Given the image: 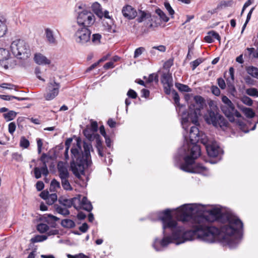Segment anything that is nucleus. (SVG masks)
I'll use <instances>...</instances> for the list:
<instances>
[{
  "instance_id": "obj_1",
  "label": "nucleus",
  "mask_w": 258,
  "mask_h": 258,
  "mask_svg": "<svg viewBox=\"0 0 258 258\" xmlns=\"http://www.w3.org/2000/svg\"><path fill=\"white\" fill-rule=\"evenodd\" d=\"M171 210L167 209L155 213L154 220L162 222L163 237L155 239L153 247L157 251L162 250L169 244L176 245L197 238L207 243H214L220 232L224 233L223 242L230 248H235L242 238L243 223L231 212L222 213L221 209L214 206L205 210L200 204H185L176 210L178 219L187 222L194 228L185 230L173 218Z\"/></svg>"
},
{
  "instance_id": "obj_2",
  "label": "nucleus",
  "mask_w": 258,
  "mask_h": 258,
  "mask_svg": "<svg viewBox=\"0 0 258 258\" xmlns=\"http://www.w3.org/2000/svg\"><path fill=\"white\" fill-rule=\"evenodd\" d=\"M185 100L188 105L189 113L186 114L184 110V106L179 103V96L178 93L175 92L173 93V100L176 105V110L178 114L181 116V123L183 127L186 129V123L190 118L194 123L198 121V117L201 115V110L205 105V101L201 96L197 95L191 98L189 94H186L184 96Z\"/></svg>"
},
{
  "instance_id": "obj_3",
  "label": "nucleus",
  "mask_w": 258,
  "mask_h": 258,
  "mask_svg": "<svg viewBox=\"0 0 258 258\" xmlns=\"http://www.w3.org/2000/svg\"><path fill=\"white\" fill-rule=\"evenodd\" d=\"M84 152L81 149V141L77 140V143L71 149L72 161L71 162V168L74 174L78 178L84 174L85 168L90 167L92 164L90 150L92 149L91 144L84 142Z\"/></svg>"
},
{
  "instance_id": "obj_4",
  "label": "nucleus",
  "mask_w": 258,
  "mask_h": 258,
  "mask_svg": "<svg viewBox=\"0 0 258 258\" xmlns=\"http://www.w3.org/2000/svg\"><path fill=\"white\" fill-rule=\"evenodd\" d=\"M201 155V148L199 145H195L191 149L190 155L184 158V162L179 165V168L185 172L199 173L206 175L208 169L202 164L195 163L196 159Z\"/></svg>"
},
{
  "instance_id": "obj_5",
  "label": "nucleus",
  "mask_w": 258,
  "mask_h": 258,
  "mask_svg": "<svg viewBox=\"0 0 258 258\" xmlns=\"http://www.w3.org/2000/svg\"><path fill=\"white\" fill-rule=\"evenodd\" d=\"M190 122L195 125H197V123H198V121L195 123H194L189 118L188 123H186V129H185L182 127L186 132V134L185 133H183L184 137L186 142V144L184 145L183 147V150L184 151H185L186 149L191 151V148L195 145H198L197 143L199 142L202 144L207 143V141H205L207 139L206 136L202 132H200L197 126H191L189 132H187V129L190 124Z\"/></svg>"
},
{
  "instance_id": "obj_6",
  "label": "nucleus",
  "mask_w": 258,
  "mask_h": 258,
  "mask_svg": "<svg viewBox=\"0 0 258 258\" xmlns=\"http://www.w3.org/2000/svg\"><path fill=\"white\" fill-rule=\"evenodd\" d=\"M58 201L61 205L60 206L68 208L73 206L78 210H84L88 212L91 211L93 208L90 202L88 200L87 198L81 196L71 199L61 198L59 199Z\"/></svg>"
},
{
  "instance_id": "obj_7",
  "label": "nucleus",
  "mask_w": 258,
  "mask_h": 258,
  "mask_svg": "<svg viewBox=\"0 0 258 258\" xmlns=\"http://www.w3.org/2000/svg\"><path fill=\"white\" fill-rule=\"evenodd\" d=\"M85 5L82 4H77L75 7V11L77 13L76 18L77 26L88 28L94 23L95 17L94 14L84 9Z\"/></svg>"
},
{
  "instance_id": "obj_8",
  "label": "nucleus",
  "mask_w": 258,
  "mask_h": 258,
  "mask_svg": "<svg viewBox=\"0 0 258 258\" xmlns=\"http://www.w3.org/2000/svg\"><path fill=\"white\" fill-rule=\"evenodd\" d=\"M11 49L14 55L20 59L28 58L30 55L29 46L24 40L19 39L13 41Z\"/></svg>"
},
{
  "instance_id": "obj_9",
  "label": "nucleus",
  "mask_w": 258,
  "mask_h": 258,
  "mask_svg": "<svg viewBox=\"0 0 258 258\" xmlns=\"http://www.w3.org/2000/svg\"><path fill=\"white\" fill-rule=\"evenodd\" d=\"M204 119L208 124H212L216 127H219L224 130L227 126V120L219 114L218 110H208L204 115Z\"/></svg>"
},
{
  "instance_id": "obj_10",
  "label": "nucleus",
  "mask_w": 258,
  "mask_h": 258,
  "mask_svg": "<svg viewBox=\"0 0 258 258\" xmlns=\"http://www.w3.org/2000/svg\"><path fill=\"white\" fill-rule=\"evenodd\" d=\"M73 28L75 31L74 38L76 43L84 45L90 41L91 32L88 28L76 25H74Z\"/></svg>"
},
{
  "instance_id": "obj_11",
  "label": "nucleus",
  "mask_w": 258,
  "mask_h": 258,
  "mask_svg": "<svg viewBox=\"0 0 258 258\" xmlns=\"http://www.w3.org/2000/svg\"><path fill=\"white\" fill-rule=\"evenodd\" d=\"M50 159V157L48 156L45 153H43L40 158V160L42 163V166L41 168L35 167L34 168V173L35 177L36 179L40 178L41 174L46 176L48 174V170L47 168V163Z\"/></svg>"
},
{
  "instance_id": "obj_12",
  "label": "nucleus",
  "mask_w": 258,
  "mask_h": 258,
  "mask_svg": "<svg viewBox=\"0 0 258 258\" xmlns=\"http://www.w3.org/2000/svg\"><path fill=\"white\" fill-rule=\"evenodd\" d=\"M205 141L207 143L203 144L205 146L208 155L210 157H215L218 156L221 152V149L215 141H209L207 139Z\"/></svg>"
},
{
  "instance_id": "obj_13",
  "label": "nucleus",
  "mask_w": 258,
  "mask_h": 258,
  "mask_svg": "<svg viewBox=\"0 0 258 258\" xmlns=\"http://www.w3.org/2000/svg\"><path fill=\"white\" fill-rule=\"evenodd\" d=\"M59 84L55 82L50 83L47 87V92L44 96L46 100H51L54 99L58 94Z\"/></svg>"
},
{
  "instance_id": "obj_14",
  "label": "nucleus",
  "mask_w": 258,
  "mask_h": 258,
  "mask_svg": "<svg viewBox=\"0 0 258 258\" xmlns=\"http://www.w3.org/2000/svg\"><path fill=\"white\" fill-rule=\"evenodd\" d=\"M222 110L231 122L234 121V116L237 117L241 116L240 113L235 109L233 104L229 106H223L222 107Z\"/></svg>"
},
{
  "instance_id": "obj_15",
  "label": "nucleus",
  "mask_w": 258,
  "mask_h": 258,
  "mask_svg": "<svg viewBox=\"0 0 258 258\" xmlns=\"http://www.w3.org/2000/svg\"><path fill=\"white\" fill-rule=\"evenodd\" d=\"M121 13L123 16L128 19L133 20L137 16V12L132 6L126 5L123 7Z\"/></svg>"
},
{
  "instance_id": "obj_16",
  "label": "nucleus",
  "mask_w": 258,
  "mask_h": 258,
  "mask_svg": "<svg viewBox=\"0 0 258 258\" xmlns=\"http://www.w3.org/2000/svg\"><path fill=\"white\" fill-rule=\"evenodd\" d=\"M10 56V52L8 50L0 48V65L6 69L9 68Z\"/></svg>"
},
{
  "instance_id": "obj_17",
  "label": "nucleus",
  "mask_w": 258,
  "mask_h": 258,
  "mask_svg": "<svg viewBox=\"0 0 258 258\" xmlns=\"http://www.w3.org/2000/svg\"><path fill=\"white\" fill-rule=\"evenodd\" d=\"M57 170L60 179L69 177V173L65 163L59 161L57 164Z\"/></svg>"
},
{
  "instance_id": "obj_18",
  "label": "nucleus",
  "mask_w": 258,
  "mask_h": 258,
  "mask_svg": "<svg viewBox=\"0 0 258 258\" xmlns=\"http://www.w3.org/2000/svg\"><path fill=\"white\" fill-rule=\"evenodd\" d=\"M156 19V17L154 16H151L150 13H146L145 11H141L139 12V16L137 19V21L139 23H141L145 21H155Z\"/></svg>"
},
{
  "instance_id": "obj_19",
  "label": "nucleus",
  "mask_w": 258,
  "mask_h": 258,
  "mask_svg": "<svg viewBox=\"0 0 258 258\" xmlns=\"http://www.w3.org/2000/svg\"><path fill=\"white\" fill-rule=\"evenodd\" d=\"M35 62L39 65L49 64L50 61L41 53H36L34 57Z\"/></svg>"
},
{
  "instance_id": "obj_20",
  "label": "nucleus",
  "mask_w": 258,
  "mask_h": 258,
  "mask_svg": "<svg viewBox=\"0 0 258 258\" xmlns=\"http://www.w3.org/2000/svg\"><path fill=\"white\" fill-rule=\"evenodd\" d=\"M204 39L206 42L212 43L215 40H218L220 41V36L219 34L214 31H209L207 35L204 38Z\"/></svg>"
},
{
  "instance_id": "obj_21",
  "label": "nucleus",
  "mask_w": 258,
  "mask_h": 258,
  "mask_svg": "<svg viewBox=\"0 0 258 258\" xmlns=\"http://www.w3.org/2000/svg\"><path fill=\"white\" fill-rule=\"evenodd\" d=\"M161 82L166 88L172 86V78L169 73H164L161 77Z\"/></svg>"
},
{
  "instance_id": "obj_22",
  "label": "nucleus",
  "mask_w": 258,
  "mask_h": 258,
  "mask_svg": "<svg viewBox=\"0 0 258 258\" xmlns=\"http://www.w3.org/2000/svg\"><path fill=\"white\" fill-rule=\"evenodd\" d=\"M92 9L94 13L99 18L103 17V12L101 5L98 3H93Z\"/></svg>"
},
{
  "instance_id": "obj_23",
  "label": "nucleus",
  "mask_w": 258,
  "mask_h": 258,
  "mask_svg": "<svg viewBox=\"0 0 258 258\" xmlns=\"http://www.w3.org/2000/svg\"><path fill=\"white\" fill-rule=\"evenodd\" d=\"M229 74L230 77L226 79L228 86L230 89H235L234 85L232 84L234 80V69L230 67L229 70Z\"/></svg>"
},
{
  "instance_id": "obj_24",
  "label": "nucleus",
  "mask_w": 258,
  "mask_h": 258,
  "mask_svg": "<svg viewBox=\"0 0 258 258\" xmlns=\"http://www.w3.org/2000/svg\"><path fill=\"white\" fill-rule=\"evenodd\" d=\"M45 32L46 39L49 43L52 44L55 43L56 40L54 36L53 31L49 28H46L45 30Z\"/></svg>"
},
{
  "instance_id": "obj_25",
  "label": "nucleus",
  "mask_w": 258,
  "mask_h": 258,
  "mask_svg": "<svg viewBox=\"0 0 258 258\" xmlns=\"http://www.w3.org/2000/svg\"><path fill=\"white\" fill-rule=\"evenodd\" d=\"M4 18L0 15V37L3 36L7 31V26Z\"/></svg>"
},
{
  "instance_id": "obj_26",
  "label": "nucleus",
  "mask_w": 258,
  "mask_h": 258,
  "mask_svg": "<svg viewBox=\"0 0 258 258\" xmlns=\"http://www.w3.org/2000/svg\"><path fill=\"white\" fill-rule=\"evenodd\" d=\"M47 239V236L44 235H37L32 237L30 241L32 243L40 242L45 241Z\"/></svg>"
},
{
  "instance_id": "obj_27",
  "label": "nucleus",
  "mask_w": 258,
  "mask_h": 258,
  "mask_svg": "<svg viewBox=\"0 0 258 258\" xmlns=\"http://www.w3.org/2000/svg\"><path fill=\"white\" fill-rule=\"evenodd\" d=\"M61 224L63 227L68 228H73L75 226V223L73 220L67 219L62 220Z\"/></svg>"
},
{
  "instance_id": "obj_28",
  "label": "nucleus",
  "mask_w": 258,
  "mask_h": 258,
  "mask_svg": "<svg viewBox=\"0 0 258 258\" xmlns=\"http://www.w3.org/2000/svg\"><path fill=\"white\" fill-rule=\"evenodd\" d=\"M247 73L250 76L258 79V69L254 67H249L246 69Z\"/></svg>"
},
{
  "instance_id": "obj_29",
  "label": "nucleus",
  "mask_w": 258,
  "mask_h": 258,
  "mask_svg": "<svg viewBox=\"0 0 258 258\" xmlns=\"http://www.w3.org/2000/svg\"><path fill=\"white\" fill-rule=\"evenodd\" d=\"M175 86L181 92H189L191 91L190 88L187 85L176 83Z\"/></svg>"
},
{
  "instance_id": "obj_30",
  "label": "nucleus",
  "mask_w": 258,
  "mask_h": 258,
  "mask_svg": "<svg viewBox=\"0 0 258 258\" xmlns=\"http://www.w3.org/2000/svg\"><path fill=\"white\" fill-rule=\"evenodd\" d=\"M17 115V113L14 111H10L8 112L3 114L4 117L6 121H9L14 119Z\"/></svg>"
},
{
  "instance_id": "obj_31",
  "label": "nucleus",
  "mask_w": 258,
  "mask_h": 258,
  "mask_svg": "<svg viewBox=\"0 0 258 258\" xmlns=\"http://www.w3.org/2000/svg\"><path fill=\"white\" fill-rule=\"evenodd\" d=\"M233 4V2L232 0H229L227 1H223L220 3V4L217 7V8L219 9H222L226 7H232Z\"/></svg>"
},
{
  "instance_id": "obj_32",
  "label": "nucleus",
  "mask_w": 258,
  "mask_h": 258,
  "mask_svg": "<svg viewBox=\"0 0 258 258\" xmlns=\"http://www.w3.org/2000/svg\"><path fill=\"white\" fill-rule=\"evenodd\" d=\"M30 146V142L25 137H21L20 140V146L24 149L28 148Z\"/></svg>"
},
{
  "instance_id": "obj_33",
  "label": "nucleus",
  "mask_w": 258,
  "mask_h": 258,
  "mask_svg": "<svg viewBox=\"0 0 258 258\" xmlns=\"http://www.w3.org/2000/svg\"><path fill=\"white\" fill-rule=\"evenodd\" d=\"M68 178H69L61 179V185L65 190H71L72 189V187L69 182Z\"/></svg>"
},
{
  "instance_id": "obj_34",
  "label": "nucleus",
  "mask_w": 258,
  "mask_h": 258,
  "mask_svg": "<svg viewBox=\"0 0 258 258\" xmlns=\"http://www.w3.org/2000/svg\"><path fill=\"white\" fill-rule=\"evenodd\" d=\"M68 208L67 207H64L63 206H58L56 210V211L62 215L66 216L70 214V212L68 209Z\"/></svg>"
},
{
  "instance_id": "obj_35",
  "label": "nucleus",
  "mask_w": 258,
  "mask_h": 258,
  "mask_svg": "<svg viewBox=\"0 0 258 258\" xmlns=\"http://www.w3.org/2000/svg\"><path fill=\"white\" fill-rule=\"evenodd\" d=\"M156 13L160 17V19L164 22H167L169 20V18L166 14L160 9H158L156 10Z\"/></svg>"
},
{
  "instance_id": "obj_36",
  "label": "nucleus",
  "mask_w": 258,
  "mask_h": 258,
  "mask_svg": "<svg viewBox=\"0 0 258 258\" xmlns=\"http://www.w3.org/2000/svg\"><path fill=\"white\" fill-rule=\"evenodd\" d=\"M37 230L39 232L43 233L49 230V226L46 224L40 223L37 225Z\"/></svg>"
},
{
  "instance_id": "obj_37",
  "label": "nucleus",
  "mask_w": 258,
  "mask_h": 258,
  "mask_svg": "<svg viewBox=\"0 0 258 258\" xmlns=\"http://www.w3.org/2000/svg\"><path fill=\"white\" fill-rule=\"evenodd\" d=\"M57 197L56 194H51L49 195L46 202L48 205H51L57 200Z\"/></svg>"
},
{
  "instance_id": "obj_38",
  "label": "nucleus",
  "mask_w": 258,
  "mask_h": 258,
  "mask_svg": "<svg viewBox=\"0 0 258 258\" xmlns=\"http://www.w3.org/2000/svg\"><path fill=\"white\" fill-rule=\"evenodd\" d=\"M243 111L246 116L248 118H252L255 115V113L252 109L250 108H245L243 109Z\"/></svg>"
},
{
  "instance_id": "obj_39",
  "label": "nucleus",
  "mask_w": 258,
  "mask_h": 258,
  "mask_svg": "<svg viewBox=\"0 0 258 258\" xmlns=\"http://www.w3.org/2000/svg\"><path fill=\"white\" fill-rule=\"evenodd\" d=\"M85 136L89 140H92L94 138V133L90 129H86L84 131Z\"/></svg>"
},
{
  "instance_id": "obj_40",
  "label": "nucleus",
  "mask_w": 258,
  "mask_h": 258,
  "mask_svg": "<svg viewBox=\"0 0 258 258\" xmlns=\"http://www.w3.org/2000/svg\"><path fill=\"white\" fill-rule=\"evenodd\" d=\"M247 94L253 97H258V90L254 88H249L246 90Z\"/></svg>"
},
{
  "instance_id": "obj_41",
  "label": "nucleus",
  "mask_w": 258,
  "mask_h": 258,
  "mask_svg": "<svg viewBox=\"0 0 258 258\" xmlns=\"http://www.w3.org/2000/svg\"><path fill=\"white\" fill-rule=\"evenodd\" d=\"M45 221L48 223H50V222H55L58 220V218L55 216H54L52 215L49 214L47 215L45 217Z\"/></svg>"
},
{
  "instance_id": "obj_42",
  "label": "nucleus",
  "mask_w": 258,
  "mask_h": 258,
  "mask_svg": "<svg viewBox=\"0 0 258 258\" xmlns=\"http://www.w3.org/2000/svg\"><path fill=\"white\" fill-rule=\"evenodd\" d=\"M101 35L99 34H94L92 35V41L95 44H99L100 42Z\"/></svg>"
},
{
  "instance_id": "obj_43",
  "label": "nucleus",
  "mask_w": 258,
  "mask_h": 258,
  "mask_svg": "<svg viewBox=\"0 0 258 258\" xmlns=\"http://www.w3.org/2000/svg\"><path fill=\"white\" fill-rule=\"evenodd\" d=\"M0 87L4 89H16V86L13 84L10 83H3L0 85Z\"/></svg>"
},
{
  "instance_id": "obj_44",
  "label": "nucleus",
  "mask_w": 258,
  "mask_h": 258,
  "mask_svg": "<svg viewBox=\"0 0 258 258\" xmlns=\"http://www.w3.org/2000/svg\"><path fill=\"white\" fill-rule=\"evenodd\" d=\"M67 256L68 258H89L88 256L85 255L83 253H80L76 255L67 254Z\"/></svg>"
},
{
  "instance_id": "obj_45",
  "label": "nucleus",
  "mask_w": 258,
  "mask_h": 258,
  "mask_svg": "<svg viewBox=\"0 0 258 258\" xmlns=\"http://www.w3.org/2000/svg\"><path fill=\"white\" fill-rule=\"evenodd\" d=\"M154 49H156V50H159L160 52H163L166 51V47L164 45H159L157 46H154L152 47V50L150 51L151 53H154Z\"/></svg>"
},
{
  "instance_id": "obj_46",
  "label": "nucleus",
  "mask_w": 258,
  "mask_h": 258,
  "mask_svg": "<svg viewBox=\"0 0 258 258\" xmlns=\"http://www.w3.org/2000/svg\"><path fill=\"white\" fill-rule=\"evenodd\" d=\"M145 48L143 47H140L137 48L134 52V58H137L144 51Z\"/></svg>"
},
{
  "instance_id": "obj_47",
  "label": "nucleus",
  "mask_w": 258,
  "mask_h": 258,
  "mask_svg": "<svg viewBox=\"0 0 258 258\" xmlns=\"http://www.w3.org/2000/svg\"><path fill=\"white\" fill-rule=\"evenodd\" d=\"M93 133H96L98 130V123L96 121H91V129Z\"/></svg>"
},
{
  "instance_id": "obj_48",
  "label": "nucleus",
  "mask_w": 258,
  "mask_h": 258,
  "mask_svg": "<svg viewBox=\"0 0 258 258\" xmlns=\"http://www.w3.org/2000/svg\"><path fill=\"white\" fill-rule=\"evenodd\" d=\"M16 128V125L15 122H12L9 124V132L10 134L13 135L15 132Z\"/></svg>"
},
{
  "instance_id": "obj_49",
  "label": "nucleus",
  "mask_w": 258,
  "mask_h": 258,
  "mask_svg": "<svg viewBox=\"0 0 258 258\" xmlns=\"http://www.w3.org/2000/svg\"><path fill=\"white\" fill-rule=\"evenodd\" d=\"M203 62L202 58H198L196 60L193 61L191 62V67L192 70H195L200 64H201Z\"/></svg>"
},
{
  "instance_id": "obj_50",
  "label": "nucleus",
  "mask_w": 258,
  "mask_h": 258,
  "mask_svg": "<svg viewBox=\"0 0 258 258\" xmlns=\"http://www.w3.org/2000/svg\"><path fill=\"white\" fill-rule=\"evenodd\" d=\"M153 81H158V78L156 75L154 74H152L149 75L148 77L147 80L146 81L147 83H151Z\"/></svg>"
},
{
  "instance_id": "obj_51",
  "label": "nucleus",
  "mask_w": 258,
  "mask_h": 258,
  "mask_svg": "<svg viewBox=\"0 0 258 258\" xmlns=\"http://www.w3.org/2000/svg\"><path fill=\"white\" fill-rule=\"evenodd\" d=\"M153 21H145L146 22V27L147 28L148 30H149L150 29H153L154 27L157 26V24L156 23L154 24L152 22Z\"/></svg>"
},
{
  "instance_id": "obj_52",
  "label": "nucleus",
  "mask_w": 258,
  "mask_h": 258,
  "mask_svg": "<svg viewBox=\"0 0 258 258\" xmlns=\"http://www.w3.org/2000/svg\"><path fill=\"white\" fill-rule=\"evenodd\" d=\"M127 95L128 96V97L131 98L132 99H136L137 97V93L132 89H130L127 93Z\"/></svg>"
},
{
  "instance_id": "obj_53",
  "label": "nucleus",
  "mask_w": 258,
  "mask_h": 258,
  "mask_svg": "<svg viewBox=\"0 0 258 258\" xmlns=\"http://www.w3.org/2000/svg\"><path fill=\"white\" fill-rule=\"evenodd\" d=\"M222 101L225 104L224 106H229L233 104L230 100L226 96H223L222 97Z\"/></svg>"
},
{
  "instance_id": "obj_54",
  "label": "nucleus",
  "mask_w": 258,
  "mask_h": 258,
  "mask_svg": "<svg viewBox=\"0 0 258 258\" xmlns=\"http://www.w3.org/2000/svg\"><path fill=\"white\" fill-rule=\"evenodd\" d=\"M217 83L221 89H224L226 88L225 81L222 78H218L217 80Z\"/></svg>"
},
{
  "instance_id": "obj_55",
  "label": "nucleus",
  "mask_w": 258,
  "mask_h": 258,
  "mask_svg": "<svg viewBox=\"0 0 258 258\" xmlns=\"http://www.w3.org/2000/svg\"><path fill=\"white\" fill-rule=\"evenodd\" d=\"M12 158L13 159L17 161H22L23 157L21 154L18 153H15L12 154Z\"/></svg>"
},
{
  "instance_id": "obj_56",
  "label": "nucleus",
  "mask_w": 258,
  "mask_h": 258,
  "mask_svg": "<svg viewBox=\"0 0 258 258\" xmlns=\"http://www.w3.org/2000/svg\"><path fill=\"white\" fill-rule=\"evenodd\" d=\"M37 145L38 148V154H40L42 151V148L43 146L42 140L41 139H37Z\"/></svg>"
},
{
  "instance_id": "obj_57",
  "label": "nucleus",
  "mask_w": 258,
  "mask_h": 258,
  "mask_svg": "<svg viewBox=\"0 0 258 258\" xmlns=\"http://www.w3.org/2000/svg\"><path fill=\"white\" fill-rule=\"evenodd\" d=\"M211 91L213 94L216 96H219L220 94V90L218 87L216 86H212L211 87Z\"/></svg>"
},
{
  "instance_id": "obj_58",
  "label": "nucleus",
  "mask_w": 258,
  "mask_h": 258,
  "mask_svg": "<svg viewBox=\"0 0 258 258\" xmlns=\"http://www.w3.org/2000/svg\"><path fill=\"white\" fill-rule=\"evenodd\" d=\"M164 6L166 10L168 11L169 14L170 15H173L174 14V10L172 9L170 4L168 3H165Z\"/></svg>"
},
{
  "instance_id": "obj_59",
  "label": "nucleus",
  "mask_w": 258,
  "mask_h": 258,
  "mask_svg": "<svg viewBox=\"0 0 258 258\" xmlns=\"http://www.w3.org/2000/svg\"><path fill=\"white\" fill-rule=\"evenodd\" d=\"M51 187H53V188H59V182L54 179H53L51 182Z\"/></svg>"
},
{
  "instance_id": "obj_60",
  "label": "nucleus",
  "mask_w": 258,
  "mask_h": 258,
  "mask_svg": "<svg viewBox=\"0 0 258 258\" xmlns=\"http://www.w3.org/2000/svg\"><path fill=\"white\" fill-rule=\"evenodd\" d=\"M208 104L210 107V109L209 110H218V107L215 105L214 101L211 100L208 102Z\"/></svg>"
},
{
  "instance_id": "obj_61",
  "label": "nucleus",
  "mask_w": 258,
  "mask_h": 258,
  "mask_svg": "<svg viewBox=\"0 0 258 258\" xmlns=\"http://www.w3.org/2000/svg\"><path fill=\"white\" fill-rule=\"evenodd\" d=\"M44 185L42 181H38L36 184V187L38 191H40L44 188Z\"/></svg>"
},
{
  "instance_id": "obj_62",
  "label": "nucleus",
  "mask_w": 258,
  "mask_h": 258,
  "mask_svg": "<svg viewBox=\"0 0 258 258\" xmlns=\"http://www.w3.org/2000/svg\"><path fill=\"white\" fill-rule=\"evenodd\" d=\"M14 97V96L11 95H0V98L7 101L12 100Z\"/></svg>"
},
{
  "instance_id": "obj_63",
  "label": "nucleus",
  "mask_w": 258,
  "mask_h": 258,
  "mask_svg": "<svg viewBox=\"0 0 258 258\" xmlns=\"http://www.w3.org/2000/svg\"><path fill=\"white\" fill-rule=\"evenodd\" d=\"M88 229V226L87 225V223H83L80 227H79V230L83 232V233H85L86 232L87 230Z\"/></svg>"
},
{
  "instance_id": "obj_64",
  "label": "nucleus",
  "mask_w": 258,
  "mask_h": 258,
  "mask_svg": "<svg viewBox=\"0 0 258 258\" xmlns=\"http://www.w3.org/2000/svg\"><path fill=\"white\" fill-rule=\"evenodd\" d=\"M243 102L248 106H251L252 104V100L249 97H244L243 99Z\"/></svg>"
}]
</instances>
